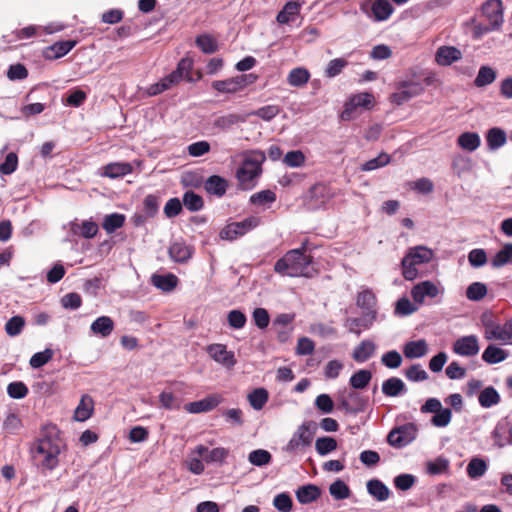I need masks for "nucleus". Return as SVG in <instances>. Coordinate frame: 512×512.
Wrapping results in <instances>:
<instances>
[{"instance_id":"774afa93","label":"nucleus","mask_w":512,"mask_h":512,"mask_svg":"<svg viewBox=\"0 0 512 512\" xmlns=\"http://www.w3.org/2000/svg\"><path fill=\"white\" fill-rule=\"evenodd\" d=\"M305 159H306V157L302 151L294 150V151L288 152L285 155L283 162L288 167L296 168V167H301L305 163Z\"/></svg>"},{"instance_id":"052dcab7","label":"nucleus","mask_w":512,"mask_h":512,"mask_svg":"<svg viewBox=\"0 0 512 512\" xmlns=\"http://www.w3.org/2000/svg\"><path fill=\"white\" fill-rule=\"evenodd\" d=\"M402 356L396 350L384 353L381 357V363L389 369L399 368L402 364Z\"/></svg>"},{"instance_id":"393cba45","label":"nucleus","mask_w":512,"mask_h":512,"mask_svg":"<svg viewBox=\"0 0 512 512\" xmlns=\"http://www.w3.org/2000/svg\"><path fill=\"white\" fill-rule=\"evenodd\" d=\"M296 498L301 504H310L321 496V490L314 484H307L296 490Z\"/></svg>"},{"instance_id":"a211bd4d","label":"nucleus","mask_w":512,"mask_h":512,"mask_svg":"<svg viewBox=\"0 0 512 512\" xmlns=\"http://www.w3.org/2000/svg\"><path fill=\"white\" fill-rule=\"evenodd\" d=\"M356 304L364 311V315L366 317H370V322H374L377 315V299L375 294L369 289L359 292L357 295Z\"/></svg>"},{"instance_id":"de8ad7c7","label":"nucleus","mask_w":512,"mask_h":512,"mask_svg":"<svg viewBox=\"0 0 512 512\" xmlns=\"http://www.w3.org/2000/svg\"><path fill=\"white\" fill-rule=\"evenodd\" d=\"M486 462L481 458H473L467 465L466 471L471 479H477L485 474Z\"/></svg>"},{"instance_id":"3c124183","label":"nucleus","mask_w":512,"mask_h":512,"mask_svg":"<svg viewBox=\"0 0 512 512\" xmlns=\"http://www.w3.org/2000/svg\"><path fill=\"white\" fill-rule=\"evenodd\" d=\"M487 295V287L484 283L474 282L467 287L466 297L471 301H480Z\"/></svg>"},{"instance_id":"9b49d317","label":"nucleus","mask_w":512,"mask_h":512,"mask_svg":"<svg viewBox=\"0 0 512 512\" xmlns=\"http://www.w3.org/2000/svg\"><path fill=\"white\" fill-rule=\"evenodd\" d=\"M256 79L255 74H241L225 80L213 81L212 87L221 93H236L247 85L254 83Z\"/></svg>"},{"instance_id":"aec40b11","label":"nucleus","mask_w":512,"mask_h":512,"mask_svg":"<svg viewBox=\"0 0 512 512\" xmlns=\"http://www.w3.org/2000/svg\"><path fill=\"white\" fill-rule=\"evenodd\" d=\"M301 4L298 1H287L276 15V21L283 24H292L300 16Z\"/></svg>"},{"instance_id":"9d476101","label":"nucleus","mask_w":512,"mask_h":512,"mask_svg":"<svg viewBox=\"0 0 512 512\" xmlns=\"http://www.w3.org/2000/svg\"><path fill=\"white\" fill-rule=\"evenodd\" d=\"M316 430V423L313 421H306L300 425L297 431L293 434L292 438L286 446V451L293 453L302 446H310Z\"/></svg>"},{"instance_id":"5fc2aeb1","label":"nucleus","mask_w":512,"mask_h":512,"mask_svg":"<svg viewBox=\"0 0 512 512\" xmlns=\"http://www.w3.org/2000/svg\"><path fill=\"white\" fill-rule=\"evenodd\" d=\"M309 72L301 67L294 68L288 76V82L292 86H302L309 80Z\"/></svg>"},{"instance_id":"0e129e2a","label":"nucleus","mask_w":512,"mask_h":512,"mask_svg":"<svg viewBox=\"0 0 512 512\" xmlns=\"http://www.w3.org/2000/svg\"><path fill=\"white\" fill-rule=\"evenodd\" d=\"M280 110L278 105H267L251 112L250 115L257 116L265 121H270L280 113Z\"/></svg>"},{"instance_id":"f03ea898","label":"nucleus","mask_w":512,"mask_h":512,"mask_svg":"<svg viewBox=\"0 0 512 512\" xmlns=\"http://www.w3.org/2000/svg\"><path fill=\"white\" fill-rule=\"evenodd\" d=\"M308 240L300 248L287 251L274 265V271L282 276L312 278L317 274L313 257L307 254Z\"/></svg>"},{"instance_id":"f8f14e48","label":"nucleus","mask_w":512,"mask_h":512,"mask_svg":"<svg viewBox=\"0 0 512 512\" xmlns=\"http://www.w3.org/2000/svg\"><path fill=\"white\" fill-rule=\"evenodd\" d=\"M416 433V425L414 423H406L393 428L387 436V442L395 448H402L416 438Z\"/></svg>"},{"instance_id":"a19ab883","label":"nucleus","mask_w":512,"mask_h":512,"mask_svg":"<svg viewBox=\"0 0 512 512\" xmlns=\"http://www.w3.org/2000/svg\"><path fill=\"white\" fill-rule=\"evenodd\" d=\"M152 283L155 287L163 290V291H172L178 284V278L172 274L166 275H153Z\"/></svg>"},{"instance_id":"6e6552de","label":"nucleus","mask_w":512,"mask_h":512,"mask_svg":"<svg viewBox=\"0 0 512 512\" xmlns=\"http://www.w3.org/2000/svg\"><path fill=\"white\" fill-rule=\"evenodd\" d=\"M360 10L374 22H384L394 13L395 9L389 0H363Z\"/></svg>"},{"instance_id":"72a5a7b5","label":"nucleus","mask_w":512,"mask_h":512,"mask_svg":"<svg viewBox=\"0 0 512 512\" xmlns=\"http://www.w3.org/2000/svg\"><path fill=\"white\" fill-rule=\"evenodd\" d=\"M406 391L404 382L397 377H391L382 384V392L388 397H396Z\"/></svg>"},{"instance_id":"c03bdc74","label":"nucleus","mask_w":512,"mask_h":512,"mask_svg":"<svg viewBox=\"0 0 512 512\" xmlns=\"http://www.w3.org/2000/svg\"><path fill=\"white\" fill-rule=\"evenodd\" d=\"M125 223V216L119 213H112L104 218L102 223L103 229L107 233H113L117 229L121 228Z\"/></svg>"},{"instance_id":"473e14b6","label":"nucleus","mask_w":512,"mask_h":512,"mask_svg":"<svg viewBox=\"0 0 512 512\" xmlns=\"http://www.w3.org/2000/svg\"><path fill=\"white\" fill-rule=\"evenodd\" d=\"M367 491L377 501H385L390 496L388 487L378 479H372L367 482Z\"/></svg>"},{"instance_id":"09e8293b","label":"nucleus","mask_w":512,"mask_h":512,"mask_svg":"<svg viewBox=\"0 0 512 512\" xmlns=\"http://www.w3.org/2000/svg\"><path fill=\"white\" fill-rule=\"evenodd\" d=\"M248 401L255 410H260L268 401V392L264 388H257L248 395Z\"/></svg>"},{"instance_id":"1a4fd4ad","label":"nucleus","mask_w":512,"mask_h":512,"mask_svg":"<svg viewBox=\"0 0 512 512\" xmlns=\"http://www.w3.org/2000/svg\"><path fill=\"white\" fill-rule=\"evenodd\" d=\"M336 196L335 191L325 183H316L308 190L306 204L310 209H319Z\"/></svg>"},{"instance_id":"603ef678","label":"nucleus","mask_w":512,"mask_h":512,"mask_svg":"<svg viewBox=\"0 0 512 512\" xmlns=\"http://www.w3.org/2000/svg\"><path fill=\"white\" fill-rule=\"evenodd\" d=\"M329 492L336 500H343L350 496L349 486L340 479L330 485Z\"/></svg>"},{"instance_id":"a878e982","label":"nucleus","mask_w":512,"mask_h":512,"mask_svg":"<svg viewBox=\"0 0 512 512\" xmlns=\"http://www.w3.org/2000/svg\"><path fill=\"white\" fill-rule=\"evenodd\" d=\"M428 352V345L424 339L409 341L403 347L404 356L407 359L421 358Z\"/></svg>"},{"instance_id":"ddd939ff","label":"nucleus","mask_w":512,"mask_h":512,"mask_svg":"<svg viewBox=\"0 0 512 512\" xmlns=\"http://www.w3.org/2000/svg\"><path fill=\"white\" fill-rule=\"evenodd\" d=\"M260 223V219L258 217H249L240 222H233L226 225L220 231V238L225 240H235L239 236H243L250 230L257 227Z\"/></svg>"},{"instance_id":"79ce46f5","label":"nucleus","mask_w":512,"mask_h":512,"mask_svg":"<svg viewBox=\"0 0 512 512\" xmlns=\"http://www.w3.org/2000/svg\"><path fill=\"white\" fill-rule=\"evenodd\" d=\"M196 46L205 54H212L218 49L216 38L210 34H200L195 40Z\"/></svg>"},{"instance_id":"0eeeda50","label":"nucleus","mask_w":512,"mask_h":512,"mask_svg":"<svg viewBox=\"0 0 512 512\" xmlns=\"http://www.w3.org/2000/svg\"><path fill=\"white\" fill-rule=\"evenodd\" d=\"M375 105V97L372 93L361 92L349 97L340 114L343 121H351L358 117L363 110H371Z\"/></svg>"},{"instance_id":"4468645a","label":"nucleus","mask_w":512,"mask_h":512,"mask_svg":"<svg viewBox=\"0 0 512 512\" xmlns=\"http://www.w3.org/2000/svg\"><path fill=\"white\" fill-rule=\"evenodd\" d=\"M482 17L492 25V29H500L504 22V7L501 0H487L481 7Z\"/></svg>"},{"instance_id":"f704fd0d","label":"nucleus","mask_w":512,"mask_h":512,"mask_svg":"<svg viewBox=\"0 0 512 512\" xmlns=\"http://www.w3.org/2000/svg\"><path fill=\"white\" fill-rule=\"evenodd\" d=\"M457 144L462 149L473 152L480 146L481 139L476 132H464L457 138Z\"/></svg>"},{"instance_id":"4c0bfd02","label":"nucleus","mask_w":512,"mask_h":512,"mask_svg":"<svg viewBox=\"0 0 512 512\" xmlns=\"http://www.w3.org/2000/svg\"><path fill=\"white\" fill-rule=\"evenodd\" d=\"M507 137L503 129L494 127L488 130L486 141L489 149L496 150L506 143Z\"/></svg>"},{"instance_id":"37998d69","label":"nucleus","mask_w":512,"mask_h":512,"mask_svg":"<svg viewBox=\"0 0 512 512\" xmlns=\"http://www.w3.org/2000/svg\"><path fill=\"white\" fill-rule=\"evenodd\" d=\"M506 356H507V354L503 349L496 347L494 345H489L484 350V352L482 354V359L486 363L496 364V363L504 361L506 359Z\"/></svg>"},{"instance_id":"6ab92c4d","label":"nucleus","mask_w":512,"mask_h":512,"mask_svg":"<svg viewBox=\"0 0 512 512\" xmlns=\"http://www.w3.org/2000/svg\"><path fill=\"white\" fill-rule=\"evenodd\" d=\"M222 402V397L218 394H211L202 400L190 402L185 405V410L189 413L198 414L209 412L216 408Z\"/></svg>"},{"instance_id":"7c9ffc66","label":"nucleus","mask_w":512,"mask_h":512,"mask_svg":"<svg viewBox=\"0 0 512 512\" xmlns=\"http://www.w3.org/2000/svg\"><path fill=\"white\" fill-rule=\"evenodd\" d=\"M376 349L375 344L370 340H363L358 346L355 347L352 357L358 362L362 363L367 361L374 354Z\"/></svg>"},{"instance_id":"338daca9","label":"nucleus","mask_w":512,"mask_h":512,"mask_svg":"<svg viewBox=\"0 0 512 512\" xmlns=\"http://www.w3.org/2000/svg\"><path fill=\"white\" fill-rule=\"evenodd\" d=\"M28 387L21 381L11 382L7 386V393L13 399H22L27 396Z\"/></svg>"},{"instance_id":"4be33fe9","label":"nucleus","mask_w":512,"mask_h":512,"mask_svg":"<svg viewBox=\"0 0 512 512\" xmlns=\"http://www.w3.org/2000/svg\"><path fill=\"white\" fill-rule=\"evenodd\" d=\"M411 294L415 302L422 303L426 296L430 298L437 297L439 289L433 282L423 281L413 287Z\"/></svg>"},{"instance_id":"bb28decb","label":"nucleus","mask_w":512,"mask_h":512,"mask_svg":"<svg viewBox=\"0 0 512 512\" xmlns=\"http://www.w3.org/2000/svg\"><path fill=\"white\" fill-rule=\"evenodd\" d=\"M93 410L94 401L92 397L89 395H83L78 406L75 409L74 419L80 422L86 421L91 417Z\"/></svg>"},{"instance_id":"39448f33","label":"nucleus","mask_w":512,"mask_h":512,"mask_svg":"<svg viewBox=\"0 0 512 512\" xmlns=\"http://www.w3.org/2000/svg\"><path fill=\"white\" fill-rule=\"evenodd\" d=\"M265 160L266 155L260 150H253L245 155L242 165L236 172V177L244 189L254 186L252 182L261 175L262 164Z\"/></svg>"},{"instance_id":"2f4dec72","label":"nucleus","mask_w":512,"mask_h":512,"mask_svg":"<svg viewBox=\"0 0 512 512\" xmlns=\"http://www.w3.org/2000/svg\"><path fill=\"white\" fill-rule=\"evenodd\" d=\"M169 255L170 257L179 263L186 262L190 259L192 255V249L190 246L186 245L184 242H174L169 247Z\"/></svg>"},{"instance_id":"5701e85b","label":"nucleus","mask_w":512,"mask_h":512,"mask_svg":"<svg viewBox=\"0 0 512 512\" xmlns=\"http://www.w3.org/2000/svg\"><path fill=\"white\" fill-rule=\"evenodd\" d=\"M98 225L92 220H85L82 223L73 221L70 223V231L73 235L82 236L83 238H93L98 233Z\"/></svg>"},{"instance_id":"13d9d810","label":"nucleus","mask_w":512,"mask_h":512,"mask_svg":"<svg viewBox=\"0 0 512 512\" xmlns=\"http://www.w3.org/2000/svg\"><path fill=\"white\" fill-rule=\"evenodd\" d=\"M25 326V320L22 316H13L5 324V331L9 336L19 335Z\"/></svg>"},{"instance_id":"8fccbe9b","label":"nucleus","mask_w":512,"mask_h":512,"mask_svg":"<svg viewBox=\"0 0 512 512\" xmlns=\"http://www.w3.org/2000/svg\"><path fill=\"white\" fill-rule=\"evenodd\" d=\"M391 157L387 153H380L376 158L370 159L361 165L362 171H372L386 166L390 163Z\"/></svg>"},{"instance_id":"f257e3e1","label":"nucleus","mask_w":512,"mask_h":512,"mask_svg":"<svg viewBox=\"0 0 512 512\" xmlns=\"http://www.w3.org/2000/svg\"><path fill=\"white\" fill-rule=\"evenodd\" d=\"M65 447L66 444L55 425L43 426L30 449L37 469L44 475L55 470L60 462L59 456Z\"/></svg>"},{"instance_id":"58836bf2","label":"nucleus","mask_w":512,"mask_h":512,"mask_svg":"<svg viewBox=\"0 0 512 512\" xmlns=\"http://www.w3.org/2000/svg\"><path fill=\"white\" fill-rule=\"evenodd\" d=\"M508 264H512V243L504 244L502 249L491 259V265L494 268H500Z\"/></svg>"},{"instance_id":"2eb2a0df","label":"nucleus","mask_w":512,"mask_h":512,"mask_svg":"<svg viewBox=\"0 0 512 512\" xmlns=\"http://www.w3.org/2000/svg\"><path fill=\"white\" fill-rule=\"evenodd\" d=\"M206 352L215 362L226 368H232L236 364L234 352L227 350L224 344H210L206 347Z\"/></svg>"},{"instance_id":"c85d7f7f","label":"nucleus","mask_w":512,"mask_h":512,"mask_svg":"<svg viewBox=\"0 0 512 512\" xmlns=\"http://www.w3.org/2000/svg\"><path fill=\"white\" fill-rule=\"evenodd\" d=\"M114 326V321L109 316H101L91 324L90 329L95 335L106 338L113 332Z\"/></svg>"},{"instance_id":"7ed1b4c3","label":"nucleus","mask_w":512,"mask_h":512,"mask_svg":"<svg viewBox=\"0 0 512 512\" xmlns=\"http://www.w3.org/2000/svg\"><path fill=\"white\" fill-rule=\"evenodd\" d=\"M78 43L76 39L56 41L41 49H32L28 45H21L22 59L29 64H40L42 59L52 61L67 55Z\"/></svg>"},{"instance_id":"423d86ee","label":"nucleus","mask_w":512,"mask_h":512,"mask_svg":"<svg viewBox=\"0 0 512 512\" xmlns=\"http://www.w3.org/2000/svg\"><path fill=\"white\" fill-rule=\"evenodd\" d=\"M194 66H177L171 74L162 78L159 82L152 84L147 93L150 96L158 95L172 86L177 85L181 80L185 79L192 82L201 78V73L193 69Z\"/></svg>"},{"instance_id":"c756f323","label":"nucleus","mask_w":512,"mask_h":512,"mask_svg":"<svg viewBox=\"0 0 512 512\" xmlns=\"http://www.w3.org/2000/svg\"><path fill=\"white\" fill-rule=\"evenodd\" d=\"M366 405V400L363 399L359 393L352 391L349 392L347 398L341 400V406L351 413L363 411Z\"/></svg>"},{"instance_id":"bf43d9fd","label":"nucleus","mask_w":512,"mask_h":512,"mask_svg":"<svg viewBox=\"0 0 512 512\" xmlns=\"http://www.w3.org/2000/svg\"><path fill=\"white\" fill-rule=\"evenodd\" d=\"M248 459L255 466H264L271 462L272 456L267 450L257 449L249 454Z\"/></svg>"},{"instance_id":"a18cd8bd","label":"nucleus","mask_w":512,"mask_h":512,"mask_svg":"<svg viewBox=\"0 0 512 512\" xmlns=\"http://www.w3.org/2000/svg\"><path fill=\"white\" fill-rule=\"evenodd\" d=\"M183 205L192 212L199 211L204 206L203 198L195 192L189 190L183 195Z\"/></svg>"},{"instance_id":"4d7b16f0","label":"nucleus","mask_w":512,"mask_h":512,"mask_svg":"<svg viewBox=\"0 0 512 512\" xmlns=\"http://www.w3.org/2000/svg\"><path fill=\"white\" fill-rule=\"evenodd\" d=\"M227 321L231 328L242 329L247 322L246 315L238 309H234L228 312Z\"/></svg>"},{"instance_id":"20e7f679","label":"nucleus","mask_w":512,"mask_h":512,"mask_svg":"<svg viewBox=\"0 0 512 512\" xmlns=\"http://www.w3.org/2000/svg\"><path fill=\"white\" fill-rule=\"evenodd\" d=\"M435 81L433 76L422 77L413 75L411 79L399 81L395 84L397 91L390 95L389 100L393 104L402 105L411 98L421 94L425 86H431Z\"/></svg>"},{"instance_id":"49530a36","label":"nucleus","mask_w":512,"mask_h":512,"mask_svg":"<svg viewBox=\"0 0 512 512\" xmlns=\"http://www.w3.org/2000/svg\"><path fill=\"white\" fill-rule=\"evenodd\" d=\"M372 379V373L369 370L361 369L355 372L350 378V385L354 389H364Z\"/></svg>"},{"instance_id":"cd10ccee","label":"nucleus","mask_w":512,"mask_h":512,"mask_svg":"<svg viewBox=\"0 0 512 512\" xmlns=\"http://www.w3.org/2000/svg\"><path fill=\"white\" fill-rule=\"evenodd\" d=\"M132 171V165L127 162L109 163L103 167V175L109 178L123 177Z\"/></svg>"},{"instance_id":"ea45409f","label":"nucleus","mask_w":512,"mask_h":512,"mask_svg":"<svg viewBox=\"0 0 512 512\" xmlns=\"http://www.w3.org/2000/svg\"><path fill=\"white\" fill-rule=\"evenodd\" d=\"M500 400L501 398L499 393L492 386L484 388L478 396L479 404L483 408H490L494 405H497Z\"/></svg>"},{"instance_id":"b1692460","label":"nucleus","mask_w":512,"mask_h":512,"mask_svg":"<svg viewBox=\"0 0 512 512\" xmlns=\"http://www.w3.org/2000/svg\"><path fill=\"white\" fill-rule=\"evenodd\" d=\"M204 188L207 193L222 197L226 193L228 182L221 176L212 175L204 182Z\"/></svg>"},{"instance_id":"c9c22d12","label":"nucleus","mask_w":512,"mask_h":512,"mask_svg":"<svg viewBox=\"0 0 512 512\" xmlns=\"http://www.w3.org/2000/svg\"><path fill=\"white\" fill-rule=\"evenodd\" d=\"M405 257L410 258L416 265L425 264L432 260L433 251L424 246H417L411 248Z\"/></svg>"},{"instance_id":"69168bd1","label":"nucleus","mask_w":512,"mask_h":512,"mask_svg":"<svg viewBox=\"0 0 512 512\" xmlns=\"http://www.w3.org/2000/svg\"><path fill=\"white\" fill-rule=\"evenodd\" d=\"M405 377L410 381L420 382L427 380L428 374L420 364H413L405 370Z\"/></svg>"},{"instance_id":"864d4df0","label":"nucleus","mask_w":512,"mask_h":512,"mask_svg":"<svg viewBox=\"0 0 512 512\" xmlns=\"http://www.w3.org/2000/svg\"><path fill=\"white\" fill-rule=\"evenodd\" d=\"M496 78V72L489 66H481L479 73L474 81L475 86L484 87L491 84Z\"/></svg>"},{"instance_id":"e2e57ef3","label":"nucleus","mask_w":512,"mask_h":512,"mask_svg":"<svg viewBox=\"0 0 512 512\" xmlns=\"http://www.w3.org/2000/svg\"><path fill=\"white\" fill-rule=\"evenodd\" d=\"M273 505L280 512H291L293 501L288 493L283 492L274 497Z\"/></svg>"},{"instance_id":"f3484780","label":"nucleus","mask_w":512,"mask_h":512,"mask_svg":"<svg viewBox=\"0 0 512 512\" xmlns=\"http://www.w3.org/2000/svg\"><path fill=\"white\" fill-rule=\"evenodd\" d=\"M453 352L460 356L471 357L479 352L478 338L475 335L463 336L453 343Z\"/></svg>"},{"instance_id":"412c9836","label":"nucleus","mask_w":512,"mask_h":512,"mask_svg":"<svg viewBox=\"0 0 512 512\" xmlns=\"http://www.w3.org/2000/svg\"><path fill=\"white\" fill-rule=\"evenodd\" d=\"M462 58V52L455 46H440L435 53L436 64H453Z\"/></svg>"},{"instance_id":"680f3d73","label":"nucleus","mask_w":512,"mask_h":512,"mask_svg":"<svg viewBox=\"0 0 512 512\" xmlns=\"http://www.w3.org/2000/svg\"><path fill=\"white\" fill-rule=\"evenodd\" d=\"M315 448L320 455H326L337 448V441L332 437H321L316 440Z\"/></svg>"},{"instance_id":"6e6d98bb","label":"nucleus","mask_w":512,"mask_h":512,"mask_svg":"<svg viewBox=\"0 0 512 512\" xmlns=\"http://www.w3.org/2000/svg\"><path fill=\"white\" fill-rule=\"evenodd\" d=\"M495 442L503 447L507 444H512V428L504 426H497L493 432Z\"/></svg>"},{"instance_id":"dca6fc26","label":"nucleus","mask_w":512,"mask_h":512,"mask_svg":"<svg viewBox=\"0 0 512 512\" xmlns=\"http://www.w3.org/2000/svg\"><path fill=\"white\" fill-rule=\"evenodd\" d=\"M37 32L35 25H29L22 29L12 31L7 35L0 38V52L11 49L13 46L17 47L16 42L22 39H29Z\"/></svg>"},{"instance_id":"e433bc0d","label":"nucleus","mask_w":512,"mask_h":512,"mask_svg":"<svg viewBox=\"0 0 512 512\" xmlns=\"http://www.w3.org/2000/svg\"><path fill=\"white\" fill-rule=\"evenodd\" d=\"M485 338L487 340L495 339L507 343L506 325L494 324L492 321L484 322Z\"/></svg>"}]
</instances>
